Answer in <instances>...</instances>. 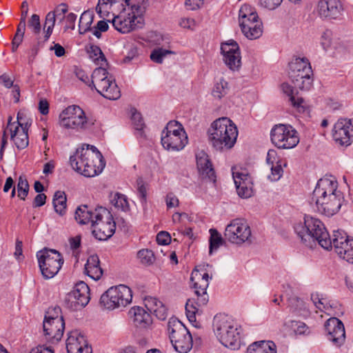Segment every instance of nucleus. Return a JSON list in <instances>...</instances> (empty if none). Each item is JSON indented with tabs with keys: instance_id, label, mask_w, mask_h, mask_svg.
<instances>
[{
	"instance_id": "obj_64",
	"label": "nucleus",
	"mask_w": 353,
	"mask_h": 353,
	"mask_svg": "<svg viewBox=\"0 0 353 353\" xmlns=\"http://www.w3.org/2000/svg\"><path fill=\"white\" fill-rule=\"evenodd\" d=\"M30 353H54V351L49 347L39 345L37 347L32 348Z\"/></svg>"
},
{
	"instance_id": "obj_29",
	"label": "nucleus",
	"mask_w": 353,
	"mask_h": 353,
	"mask_svg": "<svg viewBox=\"0 0 353 353\" xmlns=\"http://www.w3.org/2000/svg\"><path fill=\"white\" fill-rule=\"evenodd\" d=\"M75 220L81 225H85L91 223L92 226L93 221L95 219V209H90L87 205L79 206L74 215Z\"/></svg>"
},
{
	"instance_id": "obj_61",
	"label": "nucleus",
	"mask_w": 353,
	"mask_h": 353,
	"mask_svg": "<svg viewBox=\"0 0 353 353\" xmlns=\"http://www.w3.org/2000/svg\"><path fill=\"white\" fill-rule=\"evenodd\" d=\"M66 26L65 29H74L75 21L77 19V15L74 13L70 12L65 17Z\"/></svg>"
},
{
	"instance_id": "obj_20",
	"label": "nucleus",
	"mask_w": 353,
	"mask_h": 353,
	"mask_svg": "<svg viewBox=\"0 0 353 353\" xmlns=\"http://www.w3.org/2000/svg\"><path fill=\"white\" fill-rule=\"evenodd\" d=\"M66 349L68 353H92V347L85 336L78 330L71 331L68 334Z\"/></svg>"
},
{
	"instance_id": "obj_19",
	"label": "nucleus",
	"mask_w": 353,
	"mask_h": 353,
	"mask_svg": "<svg viewBox=\"0 0 353 353\" xmlns=\"http://www.w3.org/2000/svg\"><path fill=\"white\" fill-rule=\"evenodd\" d=\"M232 177L238 195L241 198H249L253 194V182L251 176L245 171H234Z\"/></svg>"
},
{
	"instance_id": "obj_13",
	"label": "nucleus",
	"mask_w": 353,
	"mask_h": 353,
	"mask_svg": "<svg viewBox=\"0 0 353 353\" xmlns=\"http://www.w3.org/2000/svg\"><path fill=\"white\" fill-rule=\"evenodd\" d=\"M272 143L279 149H292L299 143L297 131L290 125L276 124L270 132Z\"/></svg>"
},
{
	"instance_id": "obj_41",
	"label": "nucleus",
	"mask_w": 353,
	"mask_h": 353,
	"mask_svg": "<svg viewBox=\"0 0 353 353\" xmlns=\"http://www.w3.org/2000/svg\"><path fill=\"white\" fill-rule=\"evenodd\" d=\"M92 81L88 86L91 88L96 87L99 84V82L103 81L108 78V71L102 68L101 66L94 70L92 74Z\"/></svg>"
},
{
	"instance_id": "obj_49",
	"label": "nucleus",
	"mask_w": 353,
	"mask_h": 353,
	"mask_svg": "<svg viewBox=\"0 0 353 353\" xmlns=\"http://www.w3.org/2000/svg\"><path fill=\"white\" fill-rule=\"evenodd\" d=\"M103 97L110 100H117L121 97V92L115 81H114L103 92Z\"/></svg>"
},
{
	"instance_id": "obj_32",
	"label": "nucleus",
	"mask_w": 353,
	"mask_h": 353,
	"mask_svg": "<svg viewBox=\"0 0 353 353\" xmlns=\"http://www.w3.org/2000/svg\"><path fill=\"white\" fill-rule=\"evenodd\" d=\"M10 138L19 150L25 149L29 144L28 134L24 131H19L18 126L10 129Z\"/></svg>"
},
{
	"instance_id": "obj_2",
	"label": "nucleus",
	"mask_w": 353,
	"mask_h": 353,
	"mask_svg": "<svg viewBox=\"0 0 353 353\" xmlns=\"http://www.w3.org/2000/svg\"><path fill=\"white\" fill-rule=\"evenodd\" d=\"M117 3L123 7V11L112 20L117 30L125 34L143 26V16L145 12L143 1L140 3L135 0H98L96 12L100 17L104 18L109 15L112 7Z\"/></svg>"
},
{
	"instance_id": "obj_17",
	"label": "nucleus",
	"mask_w": 353,
	"mask_h": 353,
	"mask_svg": "<svg viewBox=\"0 0 353 353\" xmlns=\"http://www.w3.org/2000/svg\"><path fill=\"white\" fill-rule=\"evenodd\" d=\"M221 50L225 65L232 70H238L241 64V57L238 43L234 41L223 43Z\"/></svg>"
},
{
	"instance_id": "obj_38",
	"label": "nucleus",
	"mask_w": 353,
	"mask_h": 353,
	"mask_svg": "<svg viewBox=\"0 0 353 353\" xmlns=\"http://www.w3.org/2000/svg\"><path fill=\"white\" fill-rule=\"evenodd\" d=\"M239 23L246 21H253L259 19L255 9L248 4L242 6L239 10Z\"/></svg>"
},
{
	"instance_id": "obj_14",
	"label": "nucleus",
	"mask_w": 353,
	"mask_h": 353,
	"mask_svg": "<svg viewBox=\"0 0 353 353\" xmlns=\"http://www.w3.org/2000/svg\"><path fill=\"white\" fill-rule=\"evenodd\" d=\"M224 235L229 242L241 245L251 242L252 232L245 219L237 218L232 220L226 226Z\"/></svg>"
},
{
	"instance_id": "obj_52",
	"label": "nucleus",
	"mask_w": 353,
	"mask_h": 353,
	"mask_svg": "<svg viewBox=\"0 0 353 353\" xmlns=\"http://www.w3.org/2000/svg\"><path fill=\"white\" fill-rule=\"evenodd\" d=\"M132 121L134 129L139 133V135L142 137L143 135V130L145 127V123L141 114L139 112H133Z\"/></svg>"
},
{
	"instance_id": "obj_27",
	"label": "nucleus",
	"mask_w": 353,
	"mask_h": 353,
	"mask_svg": "<svg viewBox=\"0 0 353 353\" xmlns=\"http://www.w3.org/2000/svg\"><path fill=\"white\" fill-rule=\"evenodd\" d=\"M294 75L297 77H290L294 88L301 90H309L312 85V70L309 69V72L305 70L296 72Z\"/></svg>"
},
{
	"instance_id": "obj_51",
	"label": "nucleus",
	"mask_w": 353,
	"mask_h": 353,
	"mask_svg": "<svg viewBox=\"0 0 353 353\" xmlns=\"http://www.w3.org/2000/svg\"><path fill=\"white\" fill-rule=\"evenodd\" d=\"M57 319H63L61 307L59 306L49 307L46 312L44 321H56Z\"/></svg>"
},
{
	"instance_id": "obj_22",
	"label": "nucleus",
	"mask_w": 353,
	"mask_h": 353,
	"mask_svg": "<svg viewBox=\"0 0 353 353\" xmlns=\"http://www.w3.org/2000/svg\"><path fill=\"white\" fill-rule=\"evenodd\" d=\"M188 143L185 132L178 134H161V144L167 150L179 151Z\"/></svg>"
},
{
	"instance_id": "obj_53",
	"label": "nucleus",
	"mask_w": 353,
	"mask_h": 353,
	"mask_svg": "<svg viewBox=\"0 0 353 353\" xmlns=\"http://www.w3.org/2000/svg\"><path fill=\"white\" fill-rule=\"evenodd\" d=\"M271 175L269 176L272 181L279 180L283 175V170L279 161L276 162V165H271Z\"/></svg>"
},
{
	"instance_id": "obj_39",
	"label": "nucleus",
	"mask_w": 353,
	"mask_h": 353,
	"mask_svg": "<svg viewBox=\"0 0 353 353\" xmlns=\"http://www.w3.org/2000/svg\"><path fill=\"white\" fill-rule=\"evenodd\" d=\"M311 300L317 309L321 311H325L332 307L330 301L323 294L318 292L311 294Z\"/></svg>"
},
{
	"instance_id": "obj_35",
	"label": "nucleus",
	"mask_w": 353,
	"mask_h": 353,
	"mask_svg": "<svg viewBox=\"0 0 353 353\" xmlns=\"http://www.w3.org/2000/svg\"><path fill=\"white\" fill-rule=\"evenodd\" d=\"M66 195L64 192L57 191L53 198V205L56 212L60 215L65 213L66 210Z\"/></svg>"
},
{
	"instance_id": "obj_5",
	"label": "nucleus",
	"mask_w": 353,
	"mask_h": 353,
	"mask_svg": "<svg viewBox=\"0 0 353 353\" xmlns=\"http://www.w3.org/2000/svg\"><path fill=\"white\" fill-rule=\"evenodd\" d=\"M208 132L210 143L219 151L231 149L238 137L236 125L228 117H221L213 121Z\"/></svg>"
},
{
	"instance_id": "obj_24",
	"label": "nucleus",
	"mask_w": 353,
	"mask_h": 353,
	"mask_svg": "<svg viewBox=\"0 0 353 353\" xmlns=\"http://www.w3.org/2000/svg\"><path fill=\"white\" fill-rule=\"evenodd\" d=\"M196 159L199 174L203 178H207L214 183L216 181L215 171L208 155L203 151H201L196 154Z\"/></svg>"
},
{
	"instance_id": "obj_3",
	"label": "nucleus",
	"mask_w": 353,
	"mask_h": 353,
	"mask_svg": "<svg viewBox=\"0 0 353 353\" xmlns=\"http://www.w3.org/2000/svg\"><path fill=\"white\" fill-rule=\"evenodd\" d=\"M343 201V194L338 190L336 178L330 175L325 176L317 181L310 203L315 204L319 212L331 216L339 211Z\"/></svg>"
},
{
	"instance_id": "obj_11",
	"label": "nucleus",
	"mask_w": 353,
	"mask_h": 353,
	"mask_svg": "<svg viewBox=\"0 0 353 353\" xmlns=\"http://www.w3.org/2000/svg\"><path fill=\"white\" fill-rule=\"evenodd\" d=\"M132 294L130 288L119 285L110 288L100 299V303L105 308L112 310L125 307L132 301Z\"/></svg>"
},
{
	"instance_id": "obj_26",
	"label": "nucleus",
	"mask_w": 353,
	"mask_h": 353,
	"mask_svg": "<svg viewBox=\"0 0 353 353\" xmlns=\"http://www.w3.org/2000/svg\"><path fill=\"white\" fill-rule=\"evenodd\" d=\"M145 306L157 318L161 321H164L168 316L167 308L165 305L158 299L152 296H148L145 299Z\"/></svg>"
},
{
	"instance_id": "obj_12",
	"label": "nucleus",
	"mask_w": 353,
	"mask_h": 353,
	"mask_svg": "<svg viewBox=\"0 0 353 353\" xmlns=\"http://www.w3.org/2000/svg\"><path fill=\"white\" fill-rule=\"evenodd\" d=\"M92 234L100 241H105L115 232L116 223L110 211L103 207L95 208V219L92 223Z\"/></svg>"
},
{
	"instance_id": "obj_57",
	"label": "nucleus",
	"mask_w": 353,
	"mask_h": 353,
	"mask_svg": "<svg viewBox=\"0 0 353 353\" xmlns=\"http://www.w3.org/2000/svg\"><path fill=\"white\" fill-rule=\"evenodd\" d=\"M283 0H259L260 5L269 10H274L281 5Z\"/></svg>"
},
{
	"instance_id": "obj_55",
	"label": "nucleus",
	"mask_w": 353,
	"mask_h": 353,
	"mask_svg": "<svg viewBox=\"0 0 353 353\" xmlns=\"http://www.w3.org/2000/svg\"><path fill=\"white\" fill-rule=\"evenodd\" d=\"M332 32L329 30L324 31L321 37V45L326 50L331 45Z\"/></svg>"
},
{
	"instance_id": "obj_4",
	"label": "nucleus",
	"mask_w": 353,
	"mask_h": 353,
	"mask_svg": "<svg viewBox=\"0 0 353 353\" xmlns=\"http://www.w3.org/2000/svg\"><path fill=\"white\" fill-rule=\"evenodd\" d=\"M70 163L73 170L85 177H93L100 174L105 167L101 153L94 145H86L77 150L70 157Z\"/></svg>"
},
{
	"instance_id": "obj_9",
	"label": "nucleus",
	"mask_w": 353,
	"mask_h": 353,
	"mask_svg": "<svg viewBox=\"0 0 353 353\" xmlns=\"http://www.w3.org/2000/svg\"><path fill=\"white\" fill-rule=\"evenodd\" d=\"M59 125L65 129L77 131L85 130L94 125L85 112L79 105H72L65 108L59 114Z\"/></svg>"
},
{
	"instance_id": "obj_58",
	"label": "nucleus",
	"mask_w": 353,
	"mask_h": 353,
	"mask_svg": "<svg viewBox=\"0 0 353 353\" xmlns=\"http://www.w3.org/2000/svg\"><path fill=\"white\" fill-rule=\"evenodd\" d=\"M157 241L159 245H168L171 241V236L168 232L161 231L157 235Z\"/></svg>"
},
{
	"instance_id": "obj_6",
	"label": "nucleus",
	"mask_w": 353,
	"mask_h": 353,
	"mask_svg": "<svg viewBox=\"0 0 353 353\" xmlns=\"http://www.w3.org/2000/svg\"><path fill=\"white\" fill-rule=\"evenodd\" d=\"M192 288L194 289L196 298L189 299L185 304L186 316L192 323L196 322V314L201 307L205 305L209 300L207 288L209 285V274L207 272H201L194 269L190 276Z\"/></svg>"
},
{
	"instance_id": "obj_43",
	"label": "nucleus",
	"mask_w": 353,
	"mask_h": 353,
	"mask_svg": "<svg viewBox=\"0 0 353 353\" xmlns=\"http://www.w3.org/2000/svg\"><path fill=\"white\" fill-rule=\"evenodd\" d=\"M137 258L140 263L143 265L148 266L155 261V257L153 252L148 249H142L137 252Z\"/></svg>"
},
{
	"instance_id": "obj_8",
	"label": "nucleus",
	"mask_w": 353,
	"mask_h": 353,
	"mask_svg": "<svg viewBox=\"0 0 353 353\" xmlns=\"http://www.w3.org/2000/svg\"><path fill=\"white\" fill-rule=\"evenodd\" d=\"M168 333L174 350L179 353H188L192 347V337L187 327L176 318H170L168 323Z\"/></svg>"
},
{
	"instance_id": "obj_44",
	"label": "nucleus",
	"mask_w": 353,
	"mask_h": 353,
	"mask_svg": "<svg viewBox=\"0 0 353 353\" xmlns=\"http://www.w3.org/2000/svg\"><path fill=\"white\" fill-rule=\"evenodd\" d=\"M228 90V83L223 79H221L219 82L214 85L212 94L214 97L220 99L227 94Z\"/></svg>"
},
{
	"instance_id": "obj_7",
	"label": "nucleus",
	"mask_w": 353,
	"mask_h": 353,
	"mask_svg": "<svg viewBox=\"0 0 353 353\" xmlns=\"http://www.w3.org/2000/svg\"><path fill=\"white\" fill-rule=\"evenodd\" d=\"M213 327L219 341L226 347L238 350L241 346V326L231 316L219 314L214 316Z\"/></svg>"
},
{
	"instance_id": "obj_45",
	"label": "nucleus",
	"mask_w": 353,
	"mask_h": 353,
	"mask_svg": "<svg viewBox=\"0 0 353 353\" xmlns=\"http://www.w3.org/2000/svg\"><path fill=\"white\" fill-rule=\"evenodd\" d=\"M111 203L116 208H120L125 212L128 211L130 208L126 196L118 192L115 193L111 199Z\"/></svg>"
},
{
	"instance_id": "obj_47",
	"label": "nucleus",
	"mask_w": 353,
	"mask_h": 353,
	"mask_svg": "<svg viewBox=\"0 0 353 353\" xmlns=\"http://www.w3.org/2000/svg\"><path fill=\"white\" fill-rule=\"evenodd\" d=\"M174 52L163 49L162 48H159L157 49H154L150 54V59L152 61L157 63H161L163 62V58L170 54H174Z\"/></svg>"
},
{
	"instance_id": "obj_15",
	"label": "nucleus",
	"mask_w": 353,
	"mask_h": 353,
	"mask_svg": "<svg viewBox=\"0 0 353 353\" xmlns=\"http://www.w3.org/2000/svg\"><path fill=\"white\" fill-rule=\"evenodd\" d=\"M89 300V287L85 282L80 281L67 294L64 301L68 308L78 310L85 307Z\"/></svg>"
},
{
	"instance_id": "obj_10",
	"label": "nucleus",
	"mask_w": 353,
	"mask_h": 353,
	"mask_svg": "<svg viewBox=\"0 0 353 353\" xmlns=\"http://www.w3.org/2000/svg\"><path fill=\"white\" fill-rule=\"evenodd\" d=\"M39 267L45 279L53 278L59 272L64 260L56 250L43 248L37 252Z\"/></svg>"
},
{
	"instance_id": "obj_16",
	"label": "nucleus",
	"mask_w": 353,
	"mask_h": 353,
	"mask_svg": "<svg viewBox=\"0 0 353 353\" xmlns=\"http://www.w3.org/2000/svg\"><path fill=\"white\" fill-rule=\"evenodd\" d=\"M332 136L334 140L341 145H350L353 138V119H339L334 125Z\"/></svg>"
},
{
	"instance_id": "obj_25",
	"label": "nucleus",
	"mask_w": 353,
	"mask_h": 353,
	"mask_svg": "<svg viewBox=\"0 0 353 353\" xmlns=\"http://www.w3.org/2000/svg\"><path fill=\"white\" fill-rule=\"evenodd\" d=\"M239 24L242 32L249 39H256L262 35L263 25L258 19L242 21Z\"/></svg>"
},
{
	"instance_id": "obj_31",
	"label": "nucleus",
	"mask_w": 353,
	"mask_h": 353,
	"mask_svg": "<svg viewBox=\"0 0 353 353\" xmlns=\"http://www.w3.org/2000/svg\"><path fill=\"white\" fill-rule=\"evenodd\" d=\"M247 353H276V345L270 341H256L248 346Z\"/></svg>"
},
{
	"instance_id": "obj_34",
	"label": "nucleus",
	"mask_w": 353,
	"mask_h": 353,
	"mask_svg": "<svg viewBox=\"0 0 353 353\" xmlns=\"http://www.w3.org/2000/svg\"><path fill=\"white\" fill-rule=\"evenodd\" d=\"M310 68H312L307 58H295L290 63L289 77H297L296 75H294L296 72H299L300 71H303V70H305L306 72H309V69Z\"/></svg>"
},
{
	"instance_id": "obj_59",
	"label": "nucleus",
	"mask_w": 353,
	"mask_h": 353,
	"mask_svg": "<svg viewBox=\"0 0 353 353\" xmlns=\"http://www.w3.org/2000/svg\"><path fill=\"white\" fill-rule=\"evenodd\" d=\"M110 77H108L105 80L101 82H99V84L94 87L96 90L101 94L103 95V92H105V90H107L110 85L114 82Z\"/></svg>"
},
{
	"instance_id": "obj_18",
	"label": "nucleus",
	"mask_w": 353,
	"mask_h": 353,
	"mask_svg": "<svg viewBox=\"0 0 353 353\" xmlns=\"http://www.w3.org/2000/svg\"><path fill=\"white\" fill-rule=\"evenodd\" d=\"M325 329L327 339L336 347L341 346L345 340V332L344 325L341 320L332 317L325 323Z\"/></svg>"
},
{
	"instance_id": "obj_40",
	"label": "nucleus",
	"mask_w": 353,
	"mask_h": 353,
	"mask_svg": "<svg viewBox=\"0 0 353 353\" xmlns=\"http://www.w3.org/2000/svg\"><path fill=\"white\" fill-rule=\"evenodd\" d=\"M93 17V15L88 11H85L82 13L79 23V34H83L91 30Z\"/></svg>"
},
{
	"instance_id": "obj_28",
	"label": "nucleus",
	"mask_w": 353,
	"mask_h": 353,
	"mask_svg": "<svg viewBox=\"0 0 353 353\" xmlns=\"http://www.w3.org/2000/svg\"><path fill=\"white\" fill-rule=\"evenodd\" d=\"M85 272L88 276L95 281L101 279L103 270L100 266L99 258L97 254L88 257L85 265Z\"/></svg>"
},
{
	"instance_id": "obj_56",
	"label": "nucleus",
	"mask_w": 353,
	"mask_h": 353,
	"mask_svg": "<svg viewBox=\"0 0 353 353\" xmlns=\"http://www.w3.org/2000/svg\"><path fill=\"white\" fill-rule=\"evenodd\" d=\"M137 191L140 199L143 202H145L147 198V190L145 186L144 182L141 178L137 179Z\"/></svg>"
},
{
	"instance_id": "obj_63",
	"label": "nucleus",
	"mask_w": 353,
	"mask_h": 353,
	"mask_svg": "<svg viewBox=\"0 0 353 353\" xmlns=\"http://www.w3.org/2000/svg\"><path fill=\"white\" fill-rule=\"evenodd\" d=\"M204 0H186L185 6L192 10L199 8L203 4Z\"/></svg>"
},
{
	"instance_id": "obj_37",
	"label": "nucleus",
	"mask_w": 353,
	"mask_h": 353,
	"mask_svg": "<svg viewBox=\"0 0 353 353\" xmlns=\"http://www.w3.org/2000/svg\"><path fill=\"white\" fill-rule=\"evenodd\" d=\"M87 52L90 58L93 60L95 64L102 66L106 63L107 59L99 46L96 45H90V46L87 49Z\"/></svg>"
},
{
	"instance_id": "obj_36",
	"label": "nucleus",
	"mask_w": 353,
	"mask_h": 353,
	"mask_svg": "<svg viewBox=\"0 0 353 353\" xmlns=\"http://www.w3.org/2000/svg\"><path fill=\"white\" fill-rule=\"evenodd\" d=\"M281 89L283 92L289 97V100L291 102L292 105L295 108H301L303 107V103L304 102L303 98L296 97L294 93V90L292 86H291L288 83H283L281 84Z\"/></svg>"
},
{
	"instance_id": "obj_23",
	"label": "nucleus",
	"mask_w": 353,
	"mask_h": 353,
	"mask_svg": "<svg viewBox=\"0 0 353 353\" xmlns=\"http://www.w3.org/2000/svg\"><path fill=\"white\" fill-rule=\"evenodd\" d=\"M320 14L325 18L337 19L343 10L341 0H323L319 3Z\"/></svg>"
},
{
	"instance_id": "obj_48",
	"label": "nucleus",
	"mask_w": 353,
	"mask_h": 353,
	"mask_svg": "<svg viewBox=\"0 0 353 353\" xmlns=\"http://www.w3.org/2000/svg\"><path fill=\"white\" fill-rule=\"evenodd\" d=\"M28 190L29 184L27 179L24 176H20L17 183L18 197L22 200H25L28 194Z\"/></svg>"
},
{
	"instance_id": "obj_33",
	"label": "nucleus",
	"mask_w": 353,
	"mask_h": 353,
	"mask_svg": "<svg viewBox=\"0 0 353 353\" xmlns=\"http://www.w3.org/2000/svg\"><path fill=\"white\" fill-rule=\"evenodd\" d=\"M133 313V321L137 327H145L151 323L149 313L140 307H134L130 311Z\"/></svg>"
},
{
	"instance_id": "obj_21",
	"label": "nucleus",
	"mask_w": 353,
	"mask_h": 353,
	"mask_svg": "<svg viewBox=\"0 0 353 353\" xmlns=\"http://www.w3.org/2000/svg\"><path fill=\"white\" fill-rule=\"evenodd\" d=\"M43 328L47 340L52 343L59 342L63 335L65 329L63 319H57L54 321H43Z\"/></svg>"
},
{
	"instance_id": "obj_1",
	"label": "nucleus",
	"mask_w": 353,
	"mask_h": 353,
	"mask_svg": "<svg viewBox=\"0 0 353 353\" xmlns=\"http://www.w3.org/2000/svg\"><path fill=\"white\" fill-rule=\"evenodd\" d=\"M294 230L305 246L312 248L317 242L325 250L334 247L341 258L353 264V238L343 230L334 231L331 239L324 224L310 216H305L303 223H295Z\"/></svg>"
},
{
	"instance_id": "obj_50",
	"label": "nucleus",
	"mask_w": 353,
	"mask_h": 353,
	"mask_svg": "<svg viewBox=\"0 0 353 353\" xmlns=\"http://www.w3.org/2000/svg\"><path fill=\"white\" fill-rule=\"evenodd\" d=\"M185 132L182 125L176 121H170L162 131V134H178Z\"/></svg>"
},
{
	"instance_id": "obj_42",
	"label": "nucleus",
	"mask_w": 353,
	"mask_h": 353,
	"mask_svg": "<svg viewBox=\"0 0 353 353\" xmlns=\"http://www.w3.org/2000/svg\"><path fill=\"white\" fill-rule=\"evenodd\" d=\"M210 254L213 251L216 250L223 243V239L221 234L216 229L210 230Z\"/></svg>"
},
{
	"instance_id": "obj_46",
	"label": "nucleus",
	"mask_w": 353,
	"mask_h": 353,
	"mask_svg": "<svg viewBox=\"0 0 353 353\" xmlns=\"http://www.w3.org/2000/svg\"><path fill=\"white\" fill-rule=\"evenodd\" d=\"M28 26L30 29H31L33 34L37 37V39L38 37H41L39 36L41 32V22H40V17L37 14H33L30 20L28 23Z\"/></svg>"
},
{
	"instance_id": "obj_62",
	"label": "nucleus",
	"mask_w": 353,
	"mask_h": 353,
	"mask_svg": "<svg viewBox=\"0 0 353 353\" xmlns=\"http://www.w3.org/2000/svg\"><path fill=\"white\" fill-rule=\"evenodd\" d=\"M68 5L62 3L59 4L53 12H55V16H61V20H62L65 17V14L68 12Z\"/></svg>"
},
{
	"instance_id": "obj_30",
	"label": "nucleus",
	"mask_w": 353,
	"mask_h": 353,
	"mask_svg": "<svg viewBox=\"0 0 353 353\" xmlns=\"http://www.w3.org/2000/svg\"><path fill=\"white\" fill-rule=\"evenodd\" d=\"M56 22V16H55V12H49L45 19V23L43 24V33L44 36L43 37H38L37 38V45L38 46H41L45 42H46L50 37L51 36L53 28L54 27Z\"/></svg>"
},
{
	"instance_id": "obj_54",
	"label": "nucleus",
	"mask_w": 353,
	"mask_h": 353,
	"mask_svg": "<svg viewBox=\"0 0 353 353\" xmlns=\"http://www.w3.org/2000/svg\"><path fill=\"white\" fill-rule=\"evenodd\" d=\"M289 306L294 312L299 311L302 309L305 310V303L303 301L298 297H292L289 300Z\"/></svg>"
},
{
	"instance_id": "obj_60",
	"label": "nucleus",
	"mask_w": 353,
	"mask_h": 353,
	"mask_svg": "<svg viewBox=\"0 0 353 353\" xmlns=\"http://www.w3.org/2000/svg\"><path fill=\"white\" fill-rule=\"evenodd\" d=\"M165 203L168 208H172L178 206L179 201L173 193L170 192L166 195Z\"/></svg>"
}]
</instances>
